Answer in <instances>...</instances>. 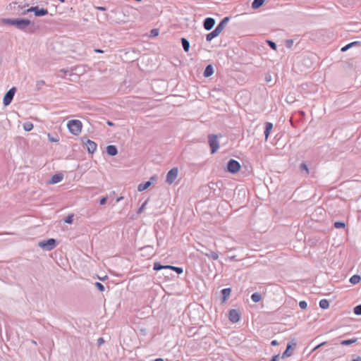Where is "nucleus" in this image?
<instances>
[{"label": "nucleus", "instance_id": "23", "mask_svg": "<svg viewBox=\"0 0 361 361\" xmlns=\"http://www.w3.org/2000/svg\"><path fill=\"white\" fill-rule=\"evenodd\" d=\"M264 2L265 0H254L252 3V8L253 9H257L261 7Z\"/></svg>", "mask_w": 361, "mask_h": 361}, {"label": "nucleus", "instance_id": "10", "mask_svg": "<svg viewBox=\"0 0 361 361\" xmlns=\"http://www.w3.org/2000/svg\"><path fill=\"white\" fill-rule=\"evenodd\" d=\"M228 319L233 323L238 322L240 319V314L237 310L232 309L229 311Z\"/></svg>", "mask_w": 361, "mask_h": 361}, {"label": "nucleus", "instance_id": "26", "mask_svg": "<svg viewBox=\"0 0 361 361\" xmlns=\"http://www.w3.org/2000/svg\"><path fill=\"white\" fill-rule=\"evenodd\" d=\"M360 42H353L351 43H349L347 45L344 46L343 47L341 48V51L342 52H345L348 49H349L350 48L355 46V45H357L359 44Z\"/></svg>", "mask_w": 361, "mask_h": 361}, {"label": "nucleus", "instance_id": "22", "mask_svg": "<svg viewBox=\"0 0 361 361\" xmlns=\"http://www.w3.org/2000/svg\"><path fill=\"white\" fill-rule=\"evenodd\" d=\"M231 292V290L230 288H224L221 290V294H222V300L223 302L226 301L227 298L230 295Z\"/></svg>", "mask_w": 361, "mask_h": 361}, {"label": "nucleus", "instance_id": "30", "mask_svg": "<svg viewBox=\"0 0 361 361\" xmlns=\"http://www.w3.org/2000/svg\"><path fill=\"white\" fill-rule=\"evenodd\" d=\"M23 128L25 131H30L33 128V124L31 122H25Z\"/></svg>", "mask_w": 361, "mask_h": 361}, {"label": "nucleus", "instance_id": "44", "mask_svg": "<svg viewBox=\"0 0 361 361\" xmlns=\"http://www.w3.org/2000/svg\"><path fill=\"white\" fill-rule=\"evenodd\" d=\"M44 85V80H39L37 82V86L39 88L41 86Z\"/></svg>", "mask_w": 361, "mask_h": 361}, {"label": "nucleus", "instance_id": "35", "mask_svg": "<svg viewBox=\"0 0 361 361\" xmlns=\"http://www.w3.org/2000/svg\"><path fill=\"white\" fill-rule=\"evenodd\" d=\"M48 138H49V140L51 142H57L59 140V138L57 135L55 137H52V136H51L50 134H48Z\"/></svg>", "mask_w": 361, "mask_h": 361}, {"label": "nucleus", "instance_id": "56", "mask_svg": "<svg viewBox=\"0 0 361 361\" xmlns=\"http://www.w3.org/2000/svg\"><path fill=\"white\" fill-rule=\"evenodd\" d=\"M61 72H64V73H67V72H68L67 71H65V70H63H63H61Z\"/></svg>", "mask_w": 361, "mask_h": 361}, {"label": "nucleus", "instance_id": "29", "mask_svg": "<svg viewBox=\"0 0 361 361\" xmlns=\"http://www.w3.org/2000/svg\"><path fill=\"white\" fill-rule=\"evenodd\" d=\"M319 307L322 308V309H327L329 307V302L326 299H322L319 301Z\"/></svg>", "mask_w": 361, "mask_h": 361}, {"label": "nucleus", "instance_id": "25", "mask_svg": "<svg viewBox=\"0 0 361 361\" xmlns=\"http://www.w3.org/2000/svg\"><path fill=\"white\" fill-rule=\"evenodd\" d=\"M181 43L185 51L188 52L190 49V42L185 38H181Z\"/></svg>", "mask_w": 361, "mask_h": 361}, {"label": "nucleus", "instance_id": "20", "mask_svg": "<svg viewBox=\"0 0 361 361\" xmlns=\"http://www.w3.org/2000/svg\"><path fill=\"white\" fill-rule=\"evenodd\" d=\"M63 179V175L61 174H55L54 176H52L51 178V180H50V183L51 184H56V183H58L59 182H61Z\"/></svg>", "mask_w": 361, "mask_h": 361}, {"label": "nucleus", "instance_id": "21", "mask_svg": "<svg viewBox=\"0 0 361 361\" xmlns=\"http://www.w3.org/2000/svg\"><path fill=\"white\" fill-rule=\"evenodd\" d=\"M272 128H273V124L271 123H269V122L266 123L265 130H264V135H265L266 140H267Z\"/></svg>", "mask_w": 361, "mask_h": 361}, {"label": "nucleus", "instance_id": "7", "mask_svg": "<svg viewBox=\"0 0 361 361\" xmlns=\"http://www.w3.org/2000/svg\"><path fill=\"white\" fill-rule=\"evenodd\" d=\"M15 92H16V88L12 87L6 93V94L4 95V99H3V103L5 106H8V104H11V102H12V100L13 99Z\"/></svg>", "mask_w": 361, "mask_h": 361}, {"label": "nucleus", "instance_id": "36", "mask_svg": "<svg viewBox=\"0 0 361 361\" xmlns=\"http://www.w3.org/2000/svg\"><path fill=\"white\" fill-rule=\"evenodd\" d=\"M334 227L336 228H341L345 227V224L342 221H336L334 223Z\"/></svg>", "mask_w": 361, "mask_h": 361}, {"label": "nucleus", "instance_id": "39", "mask_svg": "<svg viewBox=\"0 0 361 361\" xmlns=\"http://www.w3.org/2000/svg\"><path fill=\"white\" fill-rule=\"evenodd\" d=\"M299 307L302 309V310H305L307 308V303L306 301L305 300H302L299 302Z\"/></svg>", "mask_w": 361, "mask_h": 361}, {"label": "nucleus", "instance_id": "42", "mask_svg": "<svg viewBox=\"0 0 361 361\" xmlns=\"http://www.w3.org/2000/svg\"><path fill=\"white\" fill-rule=\"evenodd\" d=\"M106 200H107V197H104L100 199L99 204L103 205V204H106Z\"/></svg>", "mask_w": 361, "mask_h": 361}, {"label": "nucleus", "instance_id": "15", "mask_svg": "<svg viewBox=\"0 0 361 361\" xmlns=\"http://www.w3.org/2000/svg\"><path fill=\"white\" fill-rule=\"evenodd\" d=\"M229 20V18L228 17H225L219 24L218 25L215 27L216 30H217V31L221 33V31L223 30V29L224 28L226 24L228 22Z\"/></svg>", "mask_w": 361, "mask_h": 361}, {"label": "nucleus", "instance_id": "28", "mask_svg": "<svg viewBox=\"0 0 361 361\" xmlns=\"http://www.w3.org/2000/svg\"><path fill=\"white\" fill-rule=\"evenodd\" d=\"M251 300L255 302H258L262 300V296L259 293H254L251 295Z\"/></svg>", "mask_w": 361, "mask_h": 361}, {"label": "nucleus", "instance_id": "51", "mask_svg": "<svg viewBox=\"0 0 361 361\" xmlns=\"http://www.w3.org/2000/svg\"><path fill=\"white\" fill-rule=\"evenodd\" d=\"M123 199V197L120 196L116 199V202H118L121 201Z\"/></svg>", "mask_w": 361, "mask_h": 361}, {"label": "nucleus", "instance_id": "45", "mask_svg": "<svg viewBox=\"0 0 361 361\" xmlns=\"http://www.w3.org/2000/svg\"><path fill=\"white\" fill-rule=\"evenodd\" d=\"M326 343V342H323V343H320V344L317 345V346H315V347L314 348L313 350H317V349L319 348L321 346L324 345Z\"/></svg>", "mask_w": 361, "mask_h": 361}, {"label": "nucleus", "instance_id": "43", "mask_svg": "<svg viewBox=\"0 0 361 361\" xmlns=\"http://www.w3.org/2000/svg\"><path fill=\"white\" fill-rule=\"evenodd\" d=\"M279 355H274L269 361H279Z\"/></svg>", "mask_w": 361, "mask_h": 361}, {"label": "nucleus", "instance_id": "48", "mask_svg": "<svg viewBox=\"0 0 361 361\" xmlns=\"http://www.w3.org/2000/svg\"><path fill=\"white\" fill-rule=\"evenodd\" d=\"M96 8L99 11H106V8L103 6H98Z\"/></svg>", "mask_w": 361, "mask_h": 361}, {"label": "nucleus", "instance_id": "9", "mask_svg": "<svg viewBox=\"0 0 361 361\" xmlns=\"http://www.w3.org/2000/svg\"><path fill=\"white\" fill-rule=\"evenodd\" d=\"M29 12H34L36 16H43L48 13V11L45 8H39L38 6L31 7L24 12V14Z\"/></svg>", "mask_w": 361, "mask_h": 361}, {"label": "nucleus", "instance_id": "13", "mask_svg": "<svg viewBox=\"0 0 361 361\" xmlns=\"http://www.w3.org/2000/svg\"><path fill=\"white\" fill-rule=\"evenodd\" d=\"M197 251L201 252L202 255H204L208 258H209L212 260H217L219 258L218 253L216 252H214V251H209V252H204L203 251H201L199 249H197Z\"/></svg>", "mask_w": 361, "mask_h": 361}, {"label": "nucleus", "instance_id": "31", "mask_svg": "<svg viewBox=\"0 0 361 361\" xmlns=\"http://www.w3.org/2000/svg\"><path fill=\"white\" fill-rule=\"evenodd\" d=\"M300 169L301 170H304L305 171V173H306V175L309 174V173H310L309 169L307 167V165L305 162L300 164Z\"/></svg>", "mask_w": 361, "mask_h": 361}, {"label": "nucleus", "instance_id": "37", "mask_svg": "<svg viewBox=\"0 0 361 361\" xmlns=\"http://www.w3.org/2000/svg\"><path fill=\"white\" fill-rule=\"evenodd\" d=\"M147 203V200H146V201H145V202L141 205V207L137 209V214H141V213L144 211V209H145V206H146Z\"/></svg>", "mask_w": 361, "mask_h": 361}, {"label": "nucleus", "instance_id": "12", "mask_svg": "<svg viewBox=\"0 0 361 361\" xmlns=\"http://www.w3.org/2000/svg\"><path fill=\"white\" fill-rule=\"evenodd\" d=\"M155 180V177L152 176L150 178V180H148L145 183H142L139 184L137 186V190L139 192H142V191L147 190L152 185V180Z\"/></svg>", "mask_w": 361, "mask_h": 361}, {"label": "nucleus", "instance_id": "55", "mask_svg": "<svg viewBox=\"0 0 361 361\" xmlns=\"http://www.w3.org/2000/svg\"><path fill=\"white\" fill-rule=\"evenodd\" d=\"M95 51L98 52V53H102L103 52L101 49H95Z\"/></svg>", "mask_w": 361, "mask_h": 361}, {"label": "nucleus", "instance_id": "27", "mask_svg": "<svg viewBox=\"0 0 361 361\" xmlns=\"http://www.w3.org/2000/svg\"><path fill=\"white\" fill-rule=\"evenodd\" d=\"M360 280H361L360 276H359L357 274H355L350 277V282L352 284H357L360 281Z\"/></svg>", "mask_w": 361, "mask_h": 361}, {"label": "nucleus", "instance_id": "33", "mask_svg": "<svg viewBox=\"0 0 361 361\" xmlns=\"http://www.w3.org/2000/svg\"><path fill=\"white\" fill-rule=\"evenodd\" d=\"M95 287L101 292H103L104 290V286L103 284H102L99 282H96L94 283Z\"/></svg>", "mask_w": 361, "mask_h": 361}, {"label": "nucleus", "instance_id": "11", "mask_svg": "<svg viewBox=\"0 0 361 361\" xmlns=\"http://www.w3.org/2000/svg\"><path fill=\"white\" fill-rule=\"evenodd\" d=\"M214 24L215 20L213 18H207L204 20L203 26L206 30H210L214 27Z\"/></svg>", "mask_w": 361, "mask_h": 361}, {"label": "nucleus", "instance_id": "4", "mask_svg": "<svg viewBox=\"0 0 361 361\" xmlns=\"http://www.w3.org/2000/svg\"><path fill=\"white\" fill-rule=\"evenodd\" d=\"M208 142L211 148L212 154L215 153L219 148V143L218 141V136L216 135H209Z\"/></svg>", "mask_w": 361, "mask_h": 361}, {"label": "nucleus", "instance_id": "14", "mask_svg": "<svg viewBox=\"0 0 361 361\" xmlns=\"http://www.w3.org/2000/svg\"><path fill=\"white\" fill-rule=\"evenodd\" d=\"M174 266L171 265H161L159 262H155L154 264L153 269L155 271H159L161 269H171Z\"/></svg>", "mask_w": 361, "mask_h": 361}, {"label": "nucleus", "instance_id": "1", "mask_svg": "<svg viewBox=\"0 0 361 361\" xmlns=\"http://www.w3.org/2000/svg\"><path fill=\"white\" fill-rule=\"evenodd\" d=\"M1 22L4 24L14 25L20 30H25L31 23L30 20L25 18H3Z\"/></svg>", "mask_w": 361, "mask_h": 361}, {"label": "nucleus", "instance_id": "41", "mask_svg": "<svg viewBox=\"0 0 361 361\" xmlns=\"http://www.w3.org/2000/svg\"><path fill=\"white\" fill-rule=\"evenodd\" d=\"M159 35V31L157 29H152L150 32L151 37H156Z\"/></svg>", "mask_w": 361, "mask_h": 361}, {"label": "nucleus", "instance_id": "8", "mask_svg": "<svg viewBox=\"0 0 361 361\" xmlns=\"http://www.w3.org/2000/svg\"><path fill=\"white\" fill-rule=\"evenodd\" d=\"M82 142L87 147L89 153L93 154L97 150V145L94 141H92L89 139H86L85 137H82Z\"/></svg>", "mask_w": 361, "mask_h": 361}, {"label": "nucleus", "instance_id": "17", "mask_svg": "<svg viewBox=\"0 0 361 361\" xmlns=\"http://www.w3.org/2000/svg\"><path fill=\"white\" fill-rule=\"evenodd\" d=\"M106 152L111 156H115L118 154L117 147L115 145H108L106 147Z\"/></svg>", "mask_w": 361, "mask_h": 361}, {"label": "nucleus", "instance_id": "38", "mask_svg": "<svg viewBox=\"0 0 361 361\" xmlns=\"http://www.w3.org/2000/svg\"><path fill=\"white\" fill-rule=\"evenodd\" d=\"M171 270L175 271L177 274H180L183 273V269L182 267H173V268H171Z\"/></svg>", "mask_w": 361, "mask_h": 361}, {"label": "nucleus", "instance_id": "19", "mask_svg": "<svg viewBox=\"0 0 361 361\" xmlns=\"http://www.w3.org/2000/svg\"><path fill=\"white\" fill-rule=\"evenodd\" d=\"M219 32L217 31V30L214 29L213 31L209 32L206 35V39L207 41H212L214 38L216 37L219 35Z\"/></svg>", "mask_w": 361, "mask_h": 361}, {"label": "nucleus", "instance_id": "34", "mask_svg": "<svg viewBox=\"0 0 361 361\" xmlns=\"http://www.w3.org/2000/svg\"><path fill=\"white\" fill-rule=\"evenodd\" d=\"M354 313L356 315H361V305H358L354 307Z\"/></svg>", "mask_w": 361, "mask_h": 361}, {"label": "nucleus", "instance_id": "52", "mask_svg": "<svg viewBox=\"0 0 361 361\" xmlns=\"http://www.w3.org/2000/svg\"><path fill=\"white\" fill-rule=\"evenodd\" d=\"M106 123H107V125H108V126H113L114 125L111 121H108L106 122Z\"/></svg>", "mask_w": 361, "mask_h": 361}, {"label": "nucleus", "instance_id": "50", "mask_svg": "<svg viewBox=\"0 0 361 361\" xmlns=\"http://www.w3.org/2000/svg\"><path fill=\"white\" fill-rule=\"evenodd\" d=\"M104 343V340H103V338H99L98 339V343L100 345V344H102V343Z\"/></svg>", "mask_w": 361, "mask_h": 361}, {"label": "nucleus", "instance_id": "46", "mask_svg": "<svg viewBox=\"0 0 361 361\" xmlns=\"http://www.w3.org/2000/svg\"><path fill=\"white\" fill-rule=\"evenodd\" d=\"M293 43V40H287L286 41V47H290L292 46Z\"/></svg>", "mask_w": 361, "mask_h": 361}, {"label": "nucleus", "instance_id": "47", "mask_svg": "<svg viewBox=\"0 0 361 361\" xmlns=\"http://www.w3.org/2000/svg\"><path fill=\"white\" fill-rule=\"evenodd\" d=\"M351 361H361V357L357 356V357L353 358Z\"/></svg>", "mask_w": 361, "mask_h": 361}, {"label": "nucleus", "instance_id": "16", "mask_svg": "<svg viewBox=\"0 0 361 361\" xmlns=\"http://www.w3.org/2000/svg\"><path fill=\"white\" fill-rule=\"evenodd\" d=\"M213 73H214V68H213L212 65L209 64L208 66H206V68L204 71V73H203V75L205 78H208V77L211 76Z\"/></svg>", "mask_w": 361, "mask_h": 361}, {"label": "nucleus", "instance_id": "5", "mask_svg": "<svg viewBox=\"0 0 361 361\" xmlns=\"http://www.w3.org/2000/svg\"><path fill=\"white\" fill-rule=\"evenodd\" d=\"M178 169L177 167L172 168L166 174V183L171 185L177 178Z\"/></svg>", "mask_w": 361, "mask_h": 361}, {"label": "nucleus", "instance_id": "53", "mask_svg": "<svg viewBox=\"0 0 361 361\" xmlns=\"http://www.w3.org/2000/svg\"><path fill=\"white\" fill-rule=\"evenodd\" d=\"M271 80V75L266 76V81L269 82Z\"/></svg>", "mask_w": 361, "mask_h": 361}, {"label": "nucleus", "instance_id": "24", "mask_svg": "<svg viewBox=\"0 0 361 361\" xmlns=\"http://www.w3.org/2000/svg\"><path fill=\"white\" fill-rule=\"evenodd\" d=\"M357 341V338H354L348 339V340H343L341 341L340 343L342 345H352V344L356 343Z\"/></svg>", "mask_w": 361, "mask_h": 361}, {"label": "nucleus", "instance_id": "6", "mask_svg": "<svg viewBox=\"0 0 361 361\" xmlns=\"http://www.w3.org/2000/svg\"><path fill=\"white\" fill-rule=\"evenodd\" d=\"M240 169V163L235 159H230L227 164V170L232 173H237Z\"/></svg>", "mask_w": 361, "mask_h": 361}, {"label": "nucleus", "instance_id": "40", "mask_svg": "<svg viewBox=\"0 0 361 361\" xmlns=\"http://www.w3.org/2000/svg\"><path fill=\"white\" fill-rule=\"evenodd\" d=\"M267 43L269 45V47L274 49V50H276V44L275 42H272V41H270V40H267Z\"/></svg>", "mask_w": 361, "mask_h": 361}, {"label": "nucleus", "instance_id": "3", "mask_svg": "<svg viewBox=\"0 0 361 361\" xmlns=\"http://www.w3.org/2000/svg\"><path fill=\"white\" fill-rule=\"evenodd\" d=\"M38 245L46 251H50L56 246V241L54 238H50L47 240L39 242Z\"/></svg>", "mask_w": 361, "mask_h": 361}, {"label": "nucleus", "instance_id": "2", "mask_svg": "<svg viewBox=\"0 0 361 361\" xmlns=\"http://www.w3.org/2000/svg\"><path fill=\"white\" fill-rule=\"evenodd\" d=\"M67 128L71 134L78 135L81 133L82 123L80 120H71L67 123Z\"/></svg>", "mask_w": 361, "mask_h": 361}, {"label": "nucleus", "instance_id": "54", "mask_svg": "<svg viewBox=\"0 0 361 361\" xmlns=\"http://www.w3.org/2000/svg\"><path fill=\"white\" fill-rule=\"evenodd\" d=\"M154 361H164V360L162 358H157Z\"/></svg>", "mask_w": 361, "mask_h": 361}, {"label": "nucleus", "instance_id": "32", "mask_svg": "<svg viewBox=\"0 0 361 361\" xmlns=\"http://www.w3.org/2000/svg\"><path fill=\"white\" fill-rule=\"evenodd\" d=\"M64 221H65L66 224H72V223H73V214H69V215H68V216L66 217V219H65Z\"/></svg>", "mask_w": 361, "mask_h": 361}, {"label": "nucleus", "instance_id": "18", "mask_svg": "<svg viewBox=\"0 0 361 361\" xmlns=\"http://www.w3.org/2000/svg\"><path fill=\"white\" fill-rule=\"evenodd\" d=\"M293 346L290 344H288L286 350L282 354L281 358L290 357L293 354Z\"/></svg>", "mask_w": 361, "mask_h": 361}, {"label": "nucleus", "instance_id": "49", "mask_svg": "<svg viewBox=\"0 0 361 361\" xmlns=\"http://www.w3.org/2000/svg\"><path fill=\"white\" fill-rule=\"evenodd\" d=\"M278 344V342L276 340H273L271 342V345H276Z\"/></svg>", "mask_w": 361, "mask_h": 361}]
</instances>
